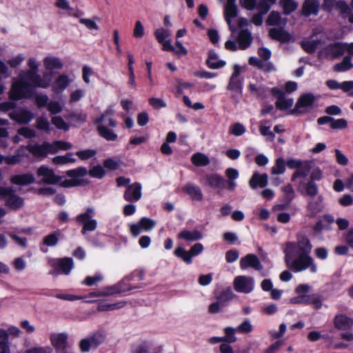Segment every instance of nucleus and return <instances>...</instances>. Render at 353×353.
I'll use <instances>...</instances> for the list:
<instances>
[{
    "mask_svg": "<svg viewBox=\"0 0 353 353\" xmlns=\"http://www.w3.org/2000/svg\"><path fill=\"white\" fill-rule=\"evenodd\" d=\"M312 168L311 162L309 161H304L303 165L296 170L292 174L291 181L294 182L298 178H305L308 176Z\"/></svg>",
    "mask_w": 353,
    "mask_h": 353,
    "instance_id": "32",
    "label": "nucleus"
},
{
    "mask_svg": "<svg viewBox=\"0 0 353 353\" xmlns=\"http://www.w3.org/2000/svg\"><path fill=\"white\" fill-rule=\"evenodd\" d=\"M233 292L230 289L222 291L216 297V301L223 306L225 307L226 303L233 299Z\"/></svg>",
    "mask_w": 353,
    "mask_h": 353,
    "instance_id": "44",
    "label": "nucleus"
},
{
    "mask_svg": "<svg viewBox=\"0 0 353 353\" xmlns=\"http://www.w3.org/2000/svg\"><path fill=\"white\" fill-rule=\"evenodd\" d=\"M27 150L35 158H45L48 154L57 153V149L49 142L44 141L42 144H28Z\"/></svg>",
    "mask_w": 353,
    "mask_h": 353,
    "instance_id": "7",
    "label": "nucleus"
},
{
    "mask_svg": "<svg viewBox=\"0 0 353 353\" xmlns=\"http://www.w3.org/2000/svg\"><path fill=\"white\" fill-rule=\"evenodd\" d=\"M270 37L281 43H288L292 39L291 34L283 28H271L269 31Z\"/></svg>",
    "mask_w": 353,
    "mask_h": 353,
    "instance_id": "25",
    "label": "nucleus"
},
{
    "mask_svg": "<svg viewBox=\"0 0 353 353\" xmlns=\"http://www.w3.org/2000/svg\"><path fill=\"white\" fill-rule=\"evenodd\" d=\"M10 181L12 184L24 186L34 183L35 178L33 174L28 172L22 174L12 175L10 179Z\"/></svg>",
    "mask_w": 353,
    "mask_h": 353,
    "instance_id": "22",
    "label": "nucleus"
},
{
    "mask_svg": "<svg viewBox=\"0 0 353 353\" xmlns=\"http://www.w3.org/2000/svg\"><path fill=\"white\" fill-rule=\"evenodd\" d=\"M345 50L346 43L338 41L330 43L324 49V52L326 57L337 59L343 56Z\"/></svg>",
    "mask_w": 353,
    "mask_h": 353,
    "instance_id": "14",
    "label": "nucleus"
},
{
    "mask_svg": "<svg viewBox=\"0 0 353 353\" xmlns=\"http://www.w3.org/2000/svg\"><path fill=\"white\" fill-rule=\"evenodd\" d=\"M6 205L12 210H18L23 207V199L17 194L10 195L6 201Z\"/></svg>",
    "mask_w": 353,
    "mask_h": 353,
    "instance_id": "36",
    "label": "nucleus"
},
{
    "mask_svg": "<svg viewBox=\"0 0 353 353\" xmlns=\"http://www.w3.org/2000/svg\"><path fill=\"white\" fill-rule=\"evenodd\" d=\"M59 241V238L55 232L46 236L43 239V244L47 246H55Z\"/></svg>",
    "mask_w": 353,
    "mask_h": 353,
    "instance_id": "53",
    "label": "nucleus"
},
{
    "mask_svg": "<svg viewBox=\"0 0 353 353\" xmlns=\"http://www.w3.org/2000/svg\"><path fill=\"white\" fill-rule=\"evenodd\" d=\"M178 238L185 241H194L201 239L203 234L197 230L193 231L183 230L178 234Z\"/></svg>",
    "mask_w": 353,
    "mask_h": 353,
    "instance_id": "31",
    "label": "nucleus"
},
{
    "mask_svg": "<svg viewBox=\"0 0 353 353\" xmlns=\"http://www.w3.org/2000/svg\"><path fill=\"white\" fill-rule=\"evenodd\" d=\"M54 267L57 271L65 275H68L74 267L73 260L72 258L69 257L60 259L54 265Z\"/></svg>",
    "mask_w": 353,
    "mask_h": 353,
    "instance_id": "24",
    "label": "nucleus"
},
{
    "mask_svg": "<svg viewBox=\"0 0 353 353\" xmlns=\"http://www.w3.org/2000/svg\"><path fill=\"white\" fill-rule=\"evenodd\" d=\"M72 157V153L71 152H68L65 155L56 156L52 159V162L55 165H64L76 162V159Z\"/></svg>",
    "mask_w": 353,
    "mask_h": 353,
    "instance_id": "43",
    "label": "nucleus"
},
{
    "mask_svg": "<svg viewBox=\"0 0 353 353\" xmlns=\"http://www.w3.org/2000/svg\"><path fill=\"white\" fill-rule=\"evenodd\" d=\"M70 83L68 77L65 74H61L57 77L52 84V90L56 93H59L65 89Z\"/></svg>",
    "mask_w": 353,
    "mask_h": 353,
    "instance_id": "34",
    "label": "nucleus"
},
{
    "mask_svg": "<svg viewBox=\"0 0 353 353\" xmlns=\"http://www.w3.org/2000/svg\"><path fill=\"white\" fill-rule=\"evenodd\" d=\"M238 11L236 5H226L225 14L228 23H230V18L236 17Z\"/></svg>",
    "mask_w": 353,
    "mask_h": 353,
    "instance_id": "54",
    "label": "nucleus"
},
{
    "mask_svg": "<svg viewBox=\"0 0 353 353\" xmlns=\"http://www.w3.org/2000/svg\"><path fill=\"white\" fill-rule=\"evenodd\" d=\"M303 302L304 305H312L316 310L322 307V297L318 294H304Z\"/></svg>",
    "mask_w": 353,
    "mask_h": 353,
    "instance_id": "35",
    "label": "nucleus"
},
{
    "mask_svg": "<svg viewBox=\"0 0 353 353\" xmlns=\"http://www.w3.org/2000/svg\"><path fill=\"white\" fill-rule=\"evenodd\" d=\"M268 183V175L266 173L260 174L258 172H254L249 181L250 187L255 190L258 187L263 188Z\"/></svg>",
    "mask_w": 353,
    "mask_h": 353,
    "instance_id": "21",
    "label": "nucleus"
},
{
    "mask_svg": "<svg viewBox=\"0 0 353 353\" xmlns=\"http://www.w3.org/2000/svg\"><path fill=\"white\" fill-rule=\"evenodd\" d=\"M97 125L98 134L108 141H115L118 139V135L112 129L108 128L103 123H94Z\"/></svg>",
    "mask_w": 353,
    "mask_h": 353,
    "instance_id": "23",
    "label": "nucleus"
},
{
    "mask_svg": "<svg viewBox=\"0 0 353 353\" xmlns=\"http://www.w3.org/2000/svg\"><path fill=\"white\" fill-rule=\"evenodd\" d=\"M191 161L197 167L206 166L210 163L208 157L201 152L194 154L191 157Z\"/></svg>",
    "mask_w": 353,
    "mask_h": 353,
    "instance_id": "37",
    "label": "nucleus"
},
{
    "mask_svg": "<svg viewBox=\"0 0 353 353\" xmlns=\"http://www.w3.org/2000/svg\"><path fill=\"white\" fill-rule=\"evenodd\" d=\"M36 128L39 130L48 132L50 130V124L47 118L41 116L37 119Z\"/></svg>",
    "mask_w": 353,
    "mask_h": 353,
    "instance_id": "47",
    "label": "nucleus"
},
{
    "mask_svg": "<svg viewBox=\"0 0 353 353\" xmlns=\"http://www.w3.org/2000/svg\"><path fill=\"white\" fill-rule=\"evenodd\" d=\"M132 281V278L129 277L128 276H125L124 279H123L121 281L119 282V284H121V289L125 290V292H129L134 289L139 288L137 285H133L130 283Z\"/></svg>",
    "mask_w": 353,
    "mask_h": 353,
    "instance_id": "55",
    "label": "nucleus"
},
{
    "mask_svg": "<svg viewBox=\"0 0 353 353\" xmlns=\"http://www.w3.org/2000/svg\"><path fill=\"white\" fill-rule=\"evenodd\" d=\"M94 210L92 208H88L85 212L79 214L76 216V221L80 224H83L81 233L85 235L87 232H91L97 228V221L92 219L94 215Z\"/></svg>",
    "mask_w": 353,
    "mask_h": 353,
    "instance_id": "6",
    "label": "nucleus"
},
{
    "mask_svg": "<svg viewBox=\"0 0 353 353\" xmlns=\"http://www.w3.org/2000/svg\"><path fill=\"white\" fill-rule=\"evenodd\" d=\"M305 188V194L310 197L315 196L319 192V188L316 183L313 181H307V183H303L301 181L298 185V190L303 194L301 187Z\"/></svg>",
    "mask_w": 353,
    "mask_h": 353,
    "instance_id": "29",
    "label": "nucleus"
},
{
    "mask_svg": "<svg viewBox=\"0 0 353 353\" xmlns=\"http://www.w3.org/2000/svg\"><path fill=\"white\" fill-rule=\"evenodd\" d=\"M121 284H119V283L111 285L105 287L101 292H99V296H110L115 294H121L125 293V290L121 289Z\"/></svg>",
    "mask_w": 353,
    "mask_h": 353,
    "instance_id": "38",
    "label": "nucleus"
},
{
    "mask_svg": "<svg viewBox=\"0 0 353 353\" xmlns=\"http://www.w3.org/2000/svg\"><path fill=\"white\" fill-rule=\"evenodd\" d=\"M218 54L214 50L208 52L206 65L211 69H219L223 68L226 65V62L223 60H218Z\"/></svg>",
    "mask_w": 353,
    "mask_h": 353,
    "instance_id": "27",
    "label": "nucleus"
},
{
    "mask_svg": "<svg viewBox=\"0 0 353 353\" xmlns=\"http://www.w3.org/2000/svg\"><path fill=\"white\" fill-rule=\"evenodd\" d=\"M43 65L45 68L49 72H52L54 69H61L63 66L61 59L58 57H46L43 59Z\"/></svg>",
    "mask_w": 353,
    "mask_h": 353,
    "instance_id": "33",
    "label": "nucleus"
},
{
    "mask_svg": "<svg viewBox=\"0 0 353 353\" xmlns=\"http://www.w3.org/2000/svg\"><path fill=\"white\" fill-rule=\"evenodd\" d=\"M236 330L231 327H227L224 329L225 336H223L224 342L228 343H234L236 341L235 332Z\"/></svg>",
    "mask_w": 353,
    "mask_h": 353,
    "instance_id": "48",
    "label": "nucleus"
},
{
    "mask_svg": "<svg viewBox=\"0 0 353 353\" xmlns=\"http://www.w3.org/2000/svg\"><path fill=\"white\" fill-rule=\"evenodd\" d=\"M114 114V110L112 108H107L104 113L101 114L99 117L96 118L94 121V123H103L105 121H108V126L112 128H115L117 125V121L113 118H108V116H112Z\"/></svg>",
    "mask_w": 353,
    "mask_h": 353,
    "instance_id": "30",
    "label": "nucleus"
},
{
    "mask_svg": "<svg viewBox=\"0 0 353 353\" xmlns=\"http://www.w3.org/2000/svg\"><path fill=\"white\" fill-rule=\"evenodd\" d=\"M174 254L181 259H182L186 264L189 265L192 263V256L190 252L186 251L183 247H177L174 251Z\"/></svg>",
    "mask_w": 353,
    "mask_h": 353,
    "instance_id": "39",
    "label": "nucleus"
},
{
    "mask_svg": "<svg viewBox=\"0 0 353 353\" xmlns=\"http://www.w3.org/2000/svg\"><path fill=\"white\" fill-rule=\"evenodd\" d=\"M315 101V97L312 93L301 95L297 100V106L307 108L312 106Z\"/></svg>",
    "mask_w": 353,
    "mask_h": 353,
    "instance_id": "40",
    "label": "nucleus"
},
{
    "mask_svg": "<svg viewBox=\"0 0 353 353\" xmlns=\"http://www.w3.org/2000/svg\"><path fill=\"white\" fill-rule=\"evenodd\" d=\"M252 41L253 38L252 37V34L248 29H241L239 32L236 37V41L240 50H246L248 48Z\"/></svg>",
    "mask_w": 353,
    "mask_h": 353,
    "instance_id": "20",
    "label": "nucleus"
},
{
    "mask_svg": "<svg viewBox=\"0 0 353 353\" xmlns=\"http://www.w3.org/2000/svg\"><path fill=\"white\" fill-rule=\"evenodd\" d=\"M68 334L62 332L52 334L50 339L57 353H71L68 349Z\"/></svg>",
    "mask_w": 353,
    "mask_h": 353,
    "instance_id": "13",
    "label": "nucleus"
},
{
    "mask_svg": "<svg viewBox=\"0 0 353 353\" xmlns=\"http://www.w3.org/2000/svg\"><path fill=\"white\" fill-rule=\"evenodd\" d=\"M169 35V31L164 28H158L154 32L155 38L159 43L165 41Z\"/></svg>",
    "mask_w": 353,
    "mask_h": 353,
    "instance_id": "59",
    "label": "nucleus"
},
{
    "mask_svg": "<svg viewBox=\"0 0 353 353\" xmlns=\"http://www.w3.org/2000/svg\"><path fill=\"white\" fill-rule=\"evenodd\" d=\"M234 288L238 292L250 293L254 287L253 278L246 276H238L234 281Z\"/></svg>",
    "mask_w": 353,
    "mask_h": 353,
    "instance_id": "11",
    "label": "nucleus"
},
{
    "mask_svg": "<svg viewBox=\"0 0 353 353\" xmlns=\"http://www.w3.org/2000/svg\"><path fill=\"white\" fill-rule=\"evenodd\" d=\"M34 83L27 79L26 77L19 74L14 79L8 93L11 101H20L24 99H30L34 92Z\"/></svg>",
    "mask_w": 353,
    "mask_h": 353,
    "instance_id": "1",
    "label": "nucleus"
},
{
    "mask_svg": "<svg viewBox=\"0 0 353 353\" xmlns=\"http://www.w3.org/2000/svg\"><path fill=\"white\" fill-rule=\"evenodd\" d=\"M9 117L19 124H28L34 119V114L30 110L21 109L18 112H10Z\"/></svg>",
    "mask_w": 353,
    "mask_h": 353,
    "instance_id": "18",
    "label": "nucleus"
},
{
    "mask_svg": "<svg viewBox=\"0 0 353 353\" xmlns=\"http://www.w3.org/2000/svg\"><path fill=\"white\" fill-rule=\"evenodd\" d=\"M141 190V184L139 182L129 185L124 192V199L129 202L139 201L142 196Z\"/></svg>",
    "mask_w": 353,
    "mask_h": 353,
    "instance_id": "15",
    "label": "nucleus"
},
{
    "mask_svg": "<svg viewBox=\"0 0 353 353\" xmlns=\"http://www.w3.org/2000/svg\"><path fill=\"white\" fill-rule=\"evenodd\" d=\"M149 104L154 109L159 110L160 108H165L166 103L161 99L152 97L148 100Z\"/></svg>",
    "mask_w": 353,
    "mask_h": 353,
    "instance_id": "63",
    "label": "nucleus"
},
{
    "mask_svg": "<svg viewBox=\"0 0 353 353\" xmlns=\"http://www.w3.org/2000/svg\"><path fill=\"white\" fill-rule=\"evenodd\" d=\"M353 68V63H352L351 57L346 56L343 58V61L336 63L334 66V70L336 72L346 71Z\"/></svg>",
    "mask_w": 353,
    "mask_h": 353,
    "instance_id": "42",
    "label": "nucleus"
},
{
    "mask_svg": "<svg viewBox=\"0 0 353 353\" xmlns=\"http://www.w3.org/2000/svg\"><path fill=\"white\" fill-rule=\"evenodd\" d=\"M334 325L339 330H347L353 327V319L345 314H337L334 319Z\"/></svg>",
    "mask_w": 353,
    "mask_h": 353,
    "instance_id": "19",
    "label": "nucleus"
},
{
    "mask_svg": "<svg viewBox=\"0 0 353 353\" xmlns=\"http://www.w3.org/2000/svg\"><path fill=\"white\" fill-rule=\"evenodd\" d=\"M297 258L289 262V267L293 272H299L310 269L312 273L317 272V266L310 254H297Z\"/></svg>",
    "mask_w": 353,
    "mask_h": 353,
    "instance_id": "4",
    "label": "nucleus"
},
{
    "mask_svg": "<svg viewBox=\"0 0 353 353\" xmlns=\"http://www.w3.org/2000/svg\"><path fill=\"white\" fill-rule=\"evenodd\" d=\"M302 48L307 53L312 54L315 52L317 47L316 41H308L301 43Z\"/></svg>",
    "mask_w": 353,
    "mask_h": 353,
    "instance_id": "62",
    "label": "nucleus"
},
{
    "mask_svg": "<svg viewBox=\"0 0 353 353\" xmlns=\"http://www.w3.org/2000/svg\"><path fill=\"white\" fill-rule=\"evenodd\" d=\"M89 174L93 178L102 179L105 175V171L101 165H97L90 170Z\"/></svg>",
    "mask_w": 353,
    "mask_h": 353,
    "instance_id": "52",
    "label": "nucleus"
},
{
    "mask_svg": "<svg viewBox=\"0 0 353 353\" xmlns=\"http://www.w3.org/2000/svg\"><path fill=\"white\" fill-rule=\"evenodd\" d=\"M28 65L30 69L22 70L19 74L26 77L27 79L34 83V86L41 88H48L50 87L53 74L52 72H46L43 77L38 74V64L34 58H30L28 61Z\"/></svg>",
    "mask_w": 353,
    "mask_h": 353,
    "instance_id": "3",
    "label": "nucleus"
},
{
    "mask_svg": "<svg viewBox=\"0 0 353 353\" xmlns=\"http://www.w3.org/2000/svg\"><path fill=\"white\" fill-rule=\"evenodd\" d=\"M38 176H43L41 183L48 185H55L59 183L62 176L57 175L53 169L48 168L47 165H42L37 170Z\"/></svg>",
    "mask_w": 353,
    "mask_h": 353,
    "instance_id": "10",
    "label": "nucleus"
},
{
    "mask_svg": "<svg viewBox=\"0 0 353 353\" xmlns=\"http://www.w3.org/2000/svg\"><path fill=\"white\" fill-rule=\"evenodd\" d=\"M281 22V15L278 11L272 10L268 17L266 23L268 26H277Z\"/></svg>",
    "mask_w": 353,
    "mask_h": 353,
    "instance_id": "49",
    "label": "nucleus"
},
{
    "mask_svg": "<svg viewBox=\"0 0 353 353\" xmlns=\"http://www.w3.org/2000/svg\"><path fill=\"white\" fill-rule=\"evenodd\" d=\"M48 110L52 114H57L62 112L63 108L59 102L50 101L48 104Z\"/></svg>",
    "mask_w": 353,
    "mask_h": 353,
    "instance_id": "58",
    "label": "nucleus"
},
{
    "mask_svg": "<svg viewBox=\"0 0 353 353\" xmlns=\"http://www.w3.org/2000/svg\"><path fill=\"white\" fill-rule=\"evenodd\" d=\"M283 13L289 15L297 9L298 3L294 0H280Z\"/></svg>",
    "mask_w": 353,
    "mask_h": 353,
    "instance_id": "41",
    "label": "nucleus"
},
{
    "mask_svg": "<svg viewBox=\"0 0 353 353\" xmlns=\"http://www.w3.org/2000/svg\"><path fill=\"white\" fill-rule=\"evenodd\" d=\"M245 132V128L240 123H235L230 128V132L232 134L239 137L243 134Z\"/></svg>",
    "mask_w": 353,
    "mask_h": 353,
    "instance_id": "56",
    "label": "nucleus"
},
{
    "mask_svg": "<svg viewBox=\"0 0 353 353\" xmlns=\"http://www.w3.org/2000/svg\"><path fill=\"white\" fill-rule=\"evenodd\" d=\"M244 78L230 77L226 89L231 92L230 98L236 104L243 96Z\"/></svg>",
    "mask_w": 353,
    "mask_h": 353,
    "instance_id": "9",
    "label": "nucleus"
},
{
    "mask_svg": "<svg viewBox=\"0 0 353 353\" xmlns=\"http://www.w3.org/2000/svg\"><path fill=\"white\" fill-rule=\"evenodd\" d=\"M223 239L224 241L230 244L240 245L241 242L238 241V236L234 232H226L223 234Z\"/></svg>",
    "mask_w": 353,
    "mask_h": 353,
    "instance_id": "57",
    "label": "nucleus"
},
{
    "mask_svg": "<svg viewBox=\"0 0 353 353\" xmlns=\"http://www.w3.org/2000/svg\"><path fill=\"white\" fill-rule=\"evenodd\" d=\"M183 190L194 201H201L203 199V194L200 187L192 183H188L184 186Z\"/></svg>",
    "mask_w": 353,
    "mask_h": 353,
    "instance_id": "26",
    "label": "nucleus"
},
{
    "mask_svg": "<svg viewBox=\"0 0 353 353\" xmlns=\"http://www.w3.org/2000/svg\"><path fill=\"white\" fill-rule=\"evenodd\" d=\"M52 123L57 128L68 131L69 130L68 124L60 116H55L52 118Z\"/></svg>",
    "mask_w": 353,
    "mask_h": 353,
    "instance_id": "51",
    "label": "nucleus"
},
{
    "mask_svg": "<svg viewBox=\"0 0 353 353\" xmlns=\"http://www.w3.org/2000/svg\"><path fill=\"white\" fill-rule=\"evenodd\" d=\"M312 245L309 238L304 234L298 235L296 242H288L284 250L285 262L289 265V262L297 254H310Z\"/></svg>",
    "mask_w": 353,
    "mask_h": 353,
    "instance_id": "2",
    "label": "nucleus"
},
{
    "mask_svg": "<svg viewBox=\"0 0 353 353\" xmlns=\"http://www.w3.org/2000/svg\"><path fill=\"white\" fill-rule=\"evenodd\" d=\"M286 162L282 158H278L276 160L275 165L272 168V174H282L285 172Z\"/></svg>",
    "mask_w": 353,
    "mask_h": 353,
    "instance_id": "45",
    "label": "nucleus"
},
{
    "mask_svg": "<svg viewBox=\"0 0 353 353\" xmlns=\"http://www.w3.org/2000/svg\"><path fill=\"white\" fill-rule=\"evenodd\" d=\"M156 225V221L148 217H142L135 223L130 225V232L134 237H137L143 232H149Z\"/></svg>",
    "mask_w": 353,
    "mask_h": 353,
    "instance_id": "8",
    "label": "nucleus"
},
{
    "mask_svg": "<svg viewBox=\"0 0 353 353\" xmlns=\"http://www.w3.org/2000/svg\"><path fill=\"white\" fill-rule=\"evenodd\" d=\"M87 174L88 170L85 167H79L76 169L70 170L66 172L67 176L72 177V179L84 176Z\"/></svg>",
    "mask_w": 353,
    "mask_h": 353,
    "instance_id": "46",
    "label": "nucleus"
},
{
    "mask_svg": "<svg viewBox=\"0 0 353 353\" xmlns=\"http://www.w3.org/2000/svg\"><path fill=\"white\" fill-rule=\"evenodd\" d=\"M320 8L318 0H304L301 7V14L305 17L316 16L319 14Z\"/></svg>",
    "mask_w": 353,
    "mask_h": 353,
    "instance_id": "17",
    "label": "nucleus"
},
{
    "mask_svg": "<svg viewBox=\"0 0 353 353\" xmlns=\"http://www.w3.org/2000/svg\"><path fill=\"white\" fill-rule=\"evenodd\" d=\"M240 268L241 270L252 268L253 269L259 271L263 269V265L256 254H248L241 259Z\"/></svg>",
    "mask_w": 353,
    "mask_h": 353,
    "instance_id": "16",
    "label": "nucleus"
},
{
    "mask_svg": "<svg viewBox=\"0 0 353 353\" xmlns=\"http://www.w3.org/2000/svg\"><path fill=\"white\" fill-rule=\"evenodd\" d=\"M206 181L209 186L214 189L223 190L224 188L225 179L217 173L206 175Z\"/></svg>",
    "mask_w": 353,
    "mask_h": 353,
    "instance_id": "28",
    "label": "nucleus"
},
{
    "mask_svg": "<svg viewBox=\"0 0 353 353\" xmlns=\"http://www.w3.org/2000/svg\"><path fill=\"white\" fill-rule=\"evenodd\" d=\"M335 7L340 10L341 14H350L351 9L344 0H339L336 1Z\"/></svg>",
    "mask_w": 353,
    "mask_h": 353,
    "instance_id": "61",
    "label": "nucleus"
},
{
    "mask_svg": "<svg viewBox=\"0 0 353 353\" xmlns=\"http://www.w3.org/2000/svg\"><path fill=\"white\" fill-rule=\"evenodd\" d=\"M97 154L95 150L87 149L79 150L76 152V155L82 161H85L94 157Z\"/></svg>",
    "mask_w": 353,
    "mask_h": 353,
    "instance_id": "50",
    "label": "nucleus"
},
{
    "mask_svg": "<svg viewBox=\"0 0 353 353\" xmlns=\"http://www.w3.org/2000/svg\"><path fill=\"white\" fill-rule=\"evenodd\" d=\"M53 350L50 346L34 347L29 349L26 353H52Z\"/></svg>",
    "mask_w": 353,
    "mask_h": 353,
    "instance_id": "64",
    "label": "nucleus"
},
{
    "mask_svg": "<svg viewBox=\"0 0 353 353\" xmlns=\"http://www.w3.org/2000/svg\"><path fill=\"white\" fill-rule=\"evenodd\" d=\"M253 327L248 320L243 321L236 328L239 333L248 334L252 331Z\"/></svg>",
    "mask_w": 353,
    "mask_h": 353,
    "instance_id": "60",
    "label": "nucleus"
},
{
    "mask_svg": "<svg viewBox=\"0 0 353 353\" xmlns=\"http://www.w3.org/2000/svg\"><path fill=\"white\" fill-rule=\"evenodd\" d=\"M107 334L104 330H100L93 332L88 338L83 339L79 342L81 352H88L91 349H97L106 340Z\"/></svg>",
    "mask_w": 353,
    "mask_h": 353,
    "instance_id": "5",
    "label": "nucleus"
},
{
    "mask_svg": "<svg viewBox=\"0 0 353 353\" xmlns=\"http://www.w3.org/2000/svg\"><path fill=\"white\" fill-rule=\"evenodd\" d=\"M270 92L272 95L277 97L275 105L278 110L281 111L288 110L293 105V99H286L285 92L278 87L271 88Z\"/></svg>",
    "mask_w": 353,
    "mask_h": 353,
    "instance_id": "12",
    "label": "nucleus"
}]
</instances>
